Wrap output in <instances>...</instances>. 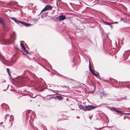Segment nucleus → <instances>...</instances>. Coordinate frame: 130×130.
Returning <instances> with one entry per match:
<instances>
[{"label":"nucleus","mask_w":130,"mask_h":130,"mask_svg":"<svg viewBox=\"0 0 130 130\" xmlns=\"http://www.w3.org/2000/svg\"><path fill=\"white\" fill-rule=\"evenodd\" d=\"M110 81H111V82L114 83H117L118 81L116 80H114L112 78H110L109 79Z\"/></svg>","instance_id":"nucleus-17"},{"label":"nucleus","mask_w":130,"mask_h":130,"mask_svg":"<svg viewBox=\"0 0 130 130\" xmlns=\"http://www.w3.org/2000/svg\"><path fill=\"white\" fill-rule=\"evenodd\" d=\"M90 63L89 61V70L91 72V73L93 74L94 72L93 70H92L90 68Z\"/></svg>","instance_id":"nucleus-19"},{"label":"nucleus","mask_w":130,"mask_h":130,"mask_svg":"<svg viewBox=\"0 0 130 130\" xmlns=\"http://www.w3.org/2000/svg\"><path fill=\"white\" fill-rule=\"evenodd\" d=\"M47 70L48 71H49V70H48L47 69Z\"/></svg>","instance_id":"nucleus-51"},{"label":"nucleus","mask_w":130,"mask_h":130,"mask_svg":"<svg viewBox=\"0 0 130 130\" xmlns=\"http://www.w3.org/2000/svg\"><path fill=\"white\" fill-rule=\"evenodd\" d=\"M57 97L58 99L60 100L62 98V97L59 96H57Z\"/></svg>","instance_id":"nucleus-27"},{"label":"nucleus","mask_w":130,"mask_h":130,"mask_svg":"<svg viewBox=\"0 0 130 130\" xmlns=\"http://www.w3.org/2000/svg\"><path fill=\"white\" fill-rule=\"evenodd\" d=\"M124 84L128 86H130V82H125Z\"/></svg>","instance_id":"nucleus-23"},{"label":"nucleus","mask_w":130,"mask_h":130,"mask_svg":"<svg viewBox=\"0 0 130 130\" xmlns=\"http://www.w3.org/2000/svg\"><path fill=\"white\" fill-rule=\"evenodd\" d=\"M107 95V94L105 93L104 92H101L100 93V97L101 98H103V96H105Z\"/></svg>","instance_id":"nucleus-10"},{"label":"nucleus","mask_w":130,"mask_h":130,"mask_svg":"<svg viewBox=\"0 0 130 130\" xmlns=\"http://www.w3.org/2000/svg\"><path fill=\"white\" fill-rule=\"evenodd\" d=\"M122 99H123V98H122Z\"/></svg>","instance_id":"nucleus-52"},{"label":"nucleus","mask_w":130,"mask_h":130,"mask_svg":"<svg viewBox=\"0 0 130 130\" xmlns=\"http://www.w3.org/2000/svg\"><path fill=\"white\" fill-rule=\"evenodd\" d=\"M27 48H28V49H29V48L28 47H27Z\"/></svg>","instance_id":"nucleus-46"},{"label":"nucleus","mask_w":130,"mask_h":130,"mask_svg":"<svg viewBox=\"0 0 130 130\" xmlns=\"http://www.w3.org/2000/svg\"><path fill=\"white\" fill-rule=\"evenodd\" d=\"M94 91V90H93L92 91V92H93Z\"/></svg>","instance_id":"nucleus-45"},{"label":"nucleus","mask_w":130,"mask_h":130,"mask_svg":"<svg viewBox=\"0 0 130 130\" xmlns=\"http://www.w3.org/2000/svg\"><path fill=\"white\" fill-rule=\"evenodd\" d=\"M118 23V22H113L112 23V24H115V23H116V24H117Z\"/></svg>","instance_id":"nucleus-35"},{"label":"nucleus","mask_w":130,"mask_h":130,"mask_svg":"<svg viewBox=\"0 0 130 130\" xmlns=\"http://www.w3.org/2000/svg\"><path fill=\"white\" fill-rule=\"evenodd\" d=\"M36 20L35 19H34V21H36V20Z\"/></svg>","instance_id":"nucleus-44"},{"label":"nucleus","mask_w":130,"mask_h":130,"mask_svg":"<svg viewBox=\"0 0 130 130\" xmlns=\"http://www.w3.org/2000/svg\"><path fill=\"white\" fill-rule=\"evenodd\" d=\"M0 60L3 63V62H4L5 60V58L3 56L2 54L0 53Z\"/></svg>","instance_id":"nucleus-14"},{"label":"nucleus","mask_w":130,"mask_h":130,"mask_svg":"<svg viewBox=\"0 0 130 130\" xmlns=\"http://www.w3.org/2000/svg\"><path fill=\"white\" fill-rule=\"evenodd\" d=\"M13 119L12 118H10V119H9V121H10L11 122L13 121Z\"/></svg>","instance_id":"nucleus-33"},{"label":"nucleus","mask_w":130,"mask_h":130,"mask_svg":"<svg viewBox=\"0 0 130 130\" xmlns=\"http://www.w3.org/2000/svg\"><path fill=\"white\" fill-rule=\"evenodd\" d=\"M3 122H1V123H0V124H3Z\"/></svg>","instance_id":"nucleus-43"},{"label":"nucleus","mask_w":130,"mask_h":130,"mask_svg":"<svg viewBox=\"0 0 130 130\" xmlns=\"http://www.w3.org/2000/svg\"><path fill=\"white\" fill-rule=\"evenodd\" d=\"M50 90L52 91H53V92H55V93H58V91H56V90H52V89H50Z\"/></svg>","instance_id":"nucleus-31"},{"label":"nucleus","mask_w":130,"mask_h":130,"mask_svg":"<svg viewBox=\"0 0 130 130\" xmlns=\"http://www.w3.org/2000/svg\"><path fill=\"white\" fill-rule=\"evenodd\" d=\"M77 118H78V117H77Z\"/></svg>","instance_id":"nucleus-55"},{"label":"nucleus","mask_w":130,"mask_h":130,"mask_svg":"<svg viewBox=\"0 0 130 130\" xmlns=\"http://www.w3.org/2000/svg\"><path fill=\"white\" fill-rule=\"evenodd\" d=\"M118 49H109L108 53L111 54H114L117 53L118 51Z\"/></svg>","instance_id":"nucleus-5"},{"label":"nucleus","mask_w":130,"mask_h":130,"mask_svg":"<svg viewBox=\"0 0 130 130\" xmlns=\"http://www.w3.org/2000/svg\"><path fill=\"white\" fill-rule=\"evenodd\" d=\"M10 18L11 19L13 20L14 21L16 19V18H15L14 17H10Z\"/></svg>","instance_id":"nucleus-28"},{"label":"nucleus","mask_w":130,"mask_h":130,"mask_svg":"<svg viewBox=\"0 0 130 130\" xmlns=\"http://www.w3.org/2000/svg\"><path fill=\"white\" fill-rule=\"evenodd\" d=\"M96 107L93 105L85 106L86 109L85 111H87V110H90L94 109L96 108Z\"/></svg>","instance_id":"nucleus-3"},{"label":"nucleus","mask_w":130,"mask_h":130,"mask_svg":"<svg viewBox=\"0 0 130 130\" xmlns=\"http://www.w3.org/2000/svg\"><path fill=\"white\" fill-rule=\"evenodd\" d=\"M77 118H78V117H77Z\"/></svg>","instance_id":"nucleus-54"},{"label":"nucleus","mask_w":130,"mask_h":130,"mask_svg":"<svg viewBox=\"0 0 130 130\" xmlns=\"http://www.w3.org/2000/svg\"><path fill=\"white\" fill-rule=\"evenodd\" d=\"M43 129L44 130H46V127L45 126V127H43Z\"/></svg>","instance_id":"nucleus-36"},{"label":"nucleus","mask_w":130,"mask_h":130,"mask_svg":"<svg viewBox=\"0 0 130 130\" xmlns=\"http://www.w3.org/2000/svg\"><path fill=\"white\" fill-rule=\"evenodd\" d=\"M8 117L9 118H10V117H11V116H9V115L8 114H7L5 116V119H6Z\"/></svg>","instance_id":"nucleus-24"},{"label":"nucleus","mask_w":130,"mask_h":130,"mask_svg":"<svg viewBox=\"0 0 130 130\" xmlns=\"http://www.w3.org/2000/svg\"><path fill=\"white\" fill-rule=\"evenodd\" d=\"M0 23L2 25L3 29L5 31H7L8 26L4 22V19L1 17H0Z\"/></svg>","instance_id":"nucleus-2"},{"label":"nucleus","mask_w":130,"mask_h":130,"mask_svg":"<svg viewBox=\"0 0 130 130\" xmlns=\"http://www.w3.org/2000/svg\"><path fill=\"white\" fill-rule=\"evenodd\" d=\"M92 88H94H94H95V87H94V85H93V86H92Z\"/></svg>","instance_id":"nucleus-41"},{"label":"nucleus","mask_w":130,"mask_h":130,"mask_svg":"<svg viewBox=\"0 0 130 130\" xmlns=\"http://www.w3.org/2000/svg\"><path fill=\"white\" fill-rule=\"evenodd\" d=\"M20 23L21 24H22L24 26L25 24V22H22V21H20Z\"/></svg>","instance_id":"nucleus-30"},{"label":"nucleus","mask_w":130,"mask_h":130,"mask_svg":"<svg viewBox=\"0 0 130 130\" xmlns=\"http://www.w3.org/2000/svg\"><path fill=\"white\" fill-rule=\"evenodd\" d=\"M59 20L60 21H63L66 19L65 16L63 15H61L59 16Z\"/></svg>","instance_id":"nucleus-9"},{"label":"nucleus","mask_w":130,"mask_h":130,"mask_svg":"<svg viewBox=\"0 0 130 130\" xmlns=\"http://www.w3.org/2000/svg\"><path fill=\"white\" fill-rule=\"evenodd\" d=\"M78 107L80 109H82L83 110H84L85 111V106H84L82 105H79Z\"/></svg>","instance_id":"nucleus-16"},{"label":"nucleus","mask_w":130,"mask_h":130,"mask_svg":"<svg viewBox=\"0 0 130 130\" xmlns=\"http://www.w3.org/2000/svg\"><path fill=\"white\" fill-rule=\"evenodd\" d=\"M23 43H24V41H23Z\"/></svg>","instance_id":"nucleus-53"},{"label":"nucleus","mask_w":130,"mask_h":130,"mask_svg":"<svg viewBox=\"0 0 130 130\" xmlns=\"http://www.w3.org/2000/svg\"><path fill=\"white\" fill-rule=\"evenodd\" d=\"M20 45V46L22 48V49H26L25 47L24 46V44L22 43V42H21Z\"/></svg>","instance_id":"nucleus-21"},{"label":"nucleus","mask_w":130,"mask_h":130,"mask_svg":"<svg viewBox=\"0 0 130 130\" xmlns=\"http://www.w3.org/2000/svg\"><path fill=\"white\" fill-rule=\"evenodd\" d=\"M126 58H125V60H126Z\"/></svg>","instance_id":"nucleus-48"},{"label":"nucleus","mask_w":130,"mask_h":130,"mask_svg":"<svg viewBox=\"0 0 130 130\" xmlns=\"http://www.w3.org/2000/svg\"><path fill=\"white\" fill-rule=\"evenodd\" d=\"M105 81H106V82H107V83H110V82H108V80H105Z\"/></svg>","instance_id":"nucleus-37"},{"label":"nucleus","mask_w":130,"mask_h":130,"mask_svg":"<svg viewBox=\"0 0 130 130\" xmlns=\"http://www.w3.org/2000/svg\"><path fill=\"white\" fill-rule=\"evenodd\" d=\"M13 63H12V64H11H11H13Z\"/></svg>","instance_id":"nucleus-50"},{"label":"nucleus","mask_w":130,"mask_h":130,"mask_svg":"<svg viewBox=\"0 0 130 130\" xmlns=\"http://www.w3.org/2000/svg\"><path fill=\"white\" fill-rule=\"evenodd\" d=\"M15 40V37L12 36H11L9 39L7 40H5L2 36H0V42L2 44L10 45L13 43Z\"/></svg>","instance_id":"nucleus-1"},{"label":"nucleus","mask_w":130,"mask_h":130,"mask_svg":"<svg viewBox=\"0 0 130 130\" xmlns=\"http://www.w3.org/2000/svg\"><path fill=\"white\" fill-rule=\"evenodd\" d=\"M20 21L19 20L17 19H16L14 21L16 23L18 24H19V23H20Z\"/></svg>","instance_id":"nucleus-25"},{"label":"nucleus","mask_w":130,"mask_h":130,"mask_svg":"<svg viewBox=\"0 0 130 130\" xmlns=\"http://www.w3.org/2000/svg\"><path fill=\"white\" fill-rule=\"evenodd\" d=\"M48 9H49V5H47L42 10L41 12L40 13L39 15L41 14L43 12L46 11Z\"/></svg>","instance_id":"nucleus-7"},{"label":"nucleus","mask_w":130,"mask_h":130,"mask_svg":"<svg viewBox=\"0 0 130 130\" xmlns=\"http://www.w3.org/2000/svg\"><path fill=\"white\" fill-rule=\"evenodd\" d=\"M107 107L109 109H110L111 110H114L117 112L119 113L120 114H122L124 113H123L121 112L120 111L118 110L116 108L109 106H108Z\"/></svg>","instance_id":"nucleus-4"},{"label":"nucleus","mask_w":130,"mask_h":130,"mask_svg":"<svg viewBox=\"0 0 130 130\" xmlns=\"http://www.w3.org/2000/svg\"><path fill=\"white\" fill-rule=\"evenodd\" d=\"M43 98L44 99V101H48L49 99V97L48 96H47Z\"/></svg>","instance_id":"nucleus-18"},{"label":"nucleus","mask_w":130,"mask_h":130,"mask_svg":"<svg viewBox=\"0 0 130 130\" xmlns=\"http://www.w3.org/2000/svg\"><path fill=\"white\" fill-rule=\"evenodd\" d=\"M15 49H19L18 48H15Z\"/></svg>","instance_id":"nucleus-47"},{"label":"nucleus","mask_w":130,"mask_h":130,"mask_svg":"<svg viewBox=\"0 0 130 130\" xmlns=\"http://www.w3.org/2000/svg\"><path fill=\"white\" fill-rule=\"evenodd\" d=\"M21 51L24 55H26L29 53V52L26 49H22Z\"/></svg>","instance_id":"nucleus-8"},{"label":"nucleus","mask_w":130,"mask_h":130,"mask_svg":"<svg viewBox=\"0 0 130 130\" xmlns=\"http://www.w3.org/2000/svg\"><path fill=\"white\" fill-rule=\"evenodd\" d=\"M49 66H51L50 64H49Z\"/></svg>","instance_id":"nucleus-49"},{"label":"nucleus","mask_w":130,"mask_h":130,"mask_svg":"<svg viewBox=\"0 0 130 130\" xmlns=\"http://www.w3.org/2000/svg\"><path fill=\"white\" fill-rule=\"evenodd\" d=\"M96 74L94 72L92 74L94 75L95 76V75Z\"/></svg>","instance_id":"nucleus-38"},{"label":"nucleus","mask_w":130,"mask_h":130,"mask_svg":"<svg viewBox=\"0 0 130 130\" xmlns=\"http://www.w3.org/2000/svg\"><path fill=\"white\" fill-rule=\"evenodd\" d=\"M103 23L105 25H109L111 28H112L113 26L111 25V24L110 23L104 21H103Z\"/></svg>","instance_id":"nucleus-11"},{"label":"nucleus","mask_w":130,"mask_h":130,"mask_svg":"<svg viewBox=\"0 0 130 130\" xmlns=\"http://www.w3.org/2000/svg\"><path fill=\"white\" fill-rule=\"evenodd\" d=\"M30 111H31V110H29L27 111L26 113V118H28L29 116V113L30 112Z\"/></svg>","instance_id":"nucleus-20"},{"label":"nucleus","mask_w":130,"mask_h":130,"mask_svg":"<svg viewBox=\"0 0 130 130\" xmlns=\"http://www.w3.org/2000/svg\"><path fill=\"white\" fill-rule=\"evenodd\" d=\"M17 55L16 54L13 55L11 60V62L13 63L14 62H15L17 59L18 58H17Z\"/></svg>","instance_id":"nucleus-6"},{"label":"nucleus","mask_w":130,"mask_h":130,"mask_svg":"<svg viewBox=\"0 0 130 130\" xmlns=\"http://www.w3.org/2000/svg\"><path fill=\"white\" fill-rule=\"evenodd\" d=\"M125 114L126 115H129L130 114V113H125Z\"/></svg>","instance_id":"nucleus-40"},{"label":"nucleus","mask_w":130,"mask_h":130,"mask_svg":"<svg viewBox=\"0 0 130 130\" xmlns=\"http://www.w3.org/2000/svg\"><path fill=\"white\" fill-rule=\"evenodd\" d=\"M53 7L51 6L50 5H49V10L51 9Z\"/></svg>","instance_id":"nucleus-32"},{"label":"nucleus","mask_w":130,"mask_h":130,"mask_svg":"<svg viewBox=\"0 0 130 130\" xmlns=\"http://www.w3.org/2000/svg\"><path fill=\"white\" fill-rule=\"evenodd\" d=\"M48 13V11L44 12L43 14L41 15V17L43 18L46 17Z\"/></svg>","instance_id":"nucleus-13"},{"label":"nucleus","mask_w":130,"mask_h":130,"mask_svg":"<svg viewBox=\"0 0 130 130\" xmlns=\"http://www.w3.org/2000/svg\"><path fill=\"white\" fill-rule=\"evenodd\" d=\"M1 107L3 109L5 108V110L6 111V109L8 108V106L6 104H3L1 105Z\"/></svg>","instance_id":"nucleus-12"},{"label":"nucleus","mask_w":130,"mask_h":130,"mask_svg":"<svg viewBox=\"0 0 130 130\" xmlns=\"http://www.w3.org/2000/svg\"><path fill=\"white\" fill-rule=\"evenodd\" d=\"M25 24L24 26L27 27H28L30 26L31 25V24L27 23L26 22H25Z\"/></svg>","instance_id":"nucleus-22"},{"label":"nucleus","mask_w":130,"mask_h":130,"mask_svg":"<svg viewBox=\"0 0 130 130\" xmlns=\"http://www.w3.org/2000/svg\"><path fill=\"white\" fill-rule=\"evenodd\" d=\"M7 71L9 75L10 76V72L9 70V69L8 68H7Z\"/></svg>","instance_id":"nucleus-26"},{"label":"nucleus","mask_w":130,"mask_h":130,"mask_svg":"<svg viewBox=\"0 0 130 130\" xmlns=\"http://www.w3.org/2000/svg\"><path fill=\"white\" fill-rule=\"evenodd\" d=\"M36 97V96H35L34 97H32L31 98H35Z\"/></svg>","instance_id":"nucleus-42"},{"label":"nucleus","mask_w":130,"mask_h":130,"mask_svg":"<svg viewBox=\"0 0 130 130\" xmlns=\"http://www.w3.org/2000/svg\"><path fill=\"white\" fill-rule=\"evenodd\" d=\"M13 34L14 35L15 34V32L14 31H13Z\"/></svg>","instance_id":"nucleus-39"},{"label":"nucleus","mask_w":130,"mask_h":130,"mask_svg":"<svg viewBox=\"0 0 130 130\" xmlns=\"http://www.w3.org/2000/svg\"><path fill=\"white\" fill-rule=\"evenodd\" d=\"M130 53V50H128V51H126L125 53L123 54L124 57L125 55H126L128 56Z\"/></svg>","instance_id":"nucleus-15"},{"label":"nucleus","mask_w":130,"mask_h":130,"mask_svg":"<svg viewBox=\"0 0 130 130\" xmlns=\"http://www.w3.org/2000/svg\"><path fill=\"white\" fill-rule=\"evenodd\" d=\"M61 87H64L65 88H67V89H69V87L68 86H62Z\"/></svg>","instance_id":"nucleus-29"},{"label":"nucleus","mask_w":130,"mask_h":130,"mask_svg":"<svg viewBox=\"0 0 130 130\" xmlns=\"http://www.w3.org/2000/svg\"><path fill=\"white\" fill-rule=\"evenodd\" d=\"M99 74V73H98V74H96L95 75V76H96V77H98Z\"/></svg>","instance_id":"nucleus-34"}]
</instances>
